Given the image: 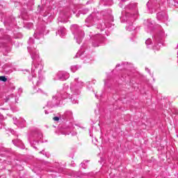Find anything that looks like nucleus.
I'll return each instance as SVG.
<instances>
[{
  "label": "nucleus",
  "instance_id": "f257e3e1",
  "mask_svg": "<svg viewBox=\"0 0 178 178\" xmlns=\"http://www.w3.org/2000/svg\"><path fill=\"white\" fill-rule=\"evenodd\" d=\"M0 81H3L5 83L6 81H8V79L4 76H1Z\"/></svg>",
  "mask_w": 178,
  "mask_h": 178
},
{
  "label": "nucleus",
  "instance_id": "f03ea898",
  "mask_svg": "<svg viewBox=\"0 0 178 178\" xmlns=\"http://www.w3.org/2000/svg\"><path fill=\"white\" fill-rule=\"evenodd\" d=\"M53 120H54V122H59V117H54Z\"/></svg>",
  "mask_w": 178,
  "mask_h": 178
}]
</instances>
